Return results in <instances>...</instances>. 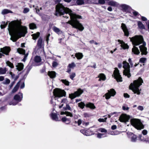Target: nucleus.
I'll use <instances>...</instances> for the list:
<instances>
[{
	"mask_svg": "<svg viewBox=\"0 0 149 149\" xmlns=\"http://www.w3.org/2000/svg\"><path fill=\"white\" fill-rule=\"evenodd\" d=\"M55 15L57 16L64 15L65 14H68L70 17L71 20L69 21L67 23L70 24L73 28L77 29L81 31L84 29L82 25L77 19L81 18V16L77 15L73 13L71 10L67 7H65L62 4H59L56 5Z\"/></svg>",
	"mask_w": 149,
	"mask_h": 149,
	"instance_id": "nucleus-1",
	"label": "nucleus"
},
{
	"mask_svg": "<svg viewBox=\"0 0 149 149\" xmlns=\"http://www.w3.org/2000/svg\"><path fill=\"white\" fill-rule=\"evenodd\" d=\"M22 24L20 19L13 21L9 24L8 30L11 36V39L14 42L22 37H25L27 33V27L22 26Z\"/></svg>",
	"mask_w": 149,
	"mask_h": 149,
	"instance_id": "nucleus-2",
	"label": "nucleus"
},
{
	"mask_svg": "<svg viewBox=\"0 0 149 149\" xmlns=\"http://www.w3.org/2000/svg\"><path fill=\"white\" fill-rule=\"evenodd\" d=\"M130 40L134 45L132 49V52L135 54L138 55L140 52L138 48L136 47L141 44L143 41V37L141 36H135L130 38Z\"/></svg>",
	"mask_w": 149,
	"mask_h": 149,
	"instance_id": "nucleus-3",
	"label": "nucleus"
},
{
	"mask_svg": "<svg viewBox=\"0 0 149 149\" xmlns=\"http://www.w3.org/2000/svg\"><path fill=\"white\" fill-rule=\"evenodd\" d=\"M143 83V81L141 77H139L136 80H134L133 83H131L129 86L130 89L135 94L139 95L141 93V89H139V87Z\"/></svg>",
	"mask_w": 149,
	"mask_h": 149,
	"instance_id": "nucleus-4",
	"label": "nucleus"
},
{
	"mask_svg": "<svg viewBox=\"0 0 149 149\" xmlns=\"http://www.w3.org/2000/svg\"><path fill=\"white\" fill-rule=\"evenodd\" d=\"M131 122L132 125L137 130H140L144 128L143 125L139 119H132L131 120Z\"/></svg>",
	"mask_w": 149,
	"mask_h": 149,
	"instance_id": "nucleus-5",
	"label": "nucleus"
},
{
	"mask_svg": "<svg viewBox=\"0 0 149 149\" xmlns=\"http://www.w3.org/2000/svg\"><path fill=\"white\" fill-rule=\"evenodd\" d=\"M123 68L124 69L123 71V74L126 76H127V77L129 78L131 76L130 73V66L129 63H127L126 61H124L123 62Z\"/></svg>",
	"mask_w": 149,
	"mask_h": 149,
	"instance_id": "nucleus-6",
	"label": "nucleus"
},
{
	"mask_svg": "<svg viewBox=\"0 0 149 149\" xmlns=\"http://www.w3.org/2000/svg\"><path fill=\"white\" fill-rule=\"evenodd\" d=\"M53 93L55 97H59L65 96L66 95V92L64 90H62L58 88L54 89Z\"/></svg>",
	"mask_w": 149,
	"mask_h": 149,
	"instance_id": "nucleus-7",
	"label": "nucleus"
},
{
	"mask_svg": "<svg viewBox=\"0 0 149 149\" xmlns=\"http://www.w3.org/2000/svg\"><path fill=\"white\" fill-rule=\"evenodd\" d=\"M112 77H114L118 82L122 81V78L120 74L119 71L117 68H115L113 72V74L112 75Z\"/></svg>",
	"mask_w": 149,
	"mask_h": 149,
	"instance_id": "nucleus-8",
	"label": "nucleus"
},
{
	"mask_svg": "<svg viewBox=\"0 0 149 149\" xmlns=\"http://www.w3.org/2000/svg\"><path fill=\"white\" fill-rule=\"evenodd\" d=\"M83 92V91L81 89H79L74 93L70 94L69 97L71 99H73L76 97L80 96Z\"/></svg>",
	"mask_w": 149,
	"mask_h": 149,
	"instance_id": "nucleus-9",
	"label": "nucleus"
},
{
	"mask_svg": "<svg viewBox=\"0 0 149 149\" xmlns=\"http://www.w3.org/2000/svg\"><path fill=\"white\" fill-rule=\"evenodd\" d=\"M61 104L59 106V108H61L64 105V104H65L66 105V107H63V109L64 110H71V108L68 104V100L65 99L63 100L61 102Z\"/></svg>",
	"mask_w": 149,
	"mask_h": 149,
	"instance_id": "nucleus-10",
	"label": "nucleus"
},
{
	"mask_svg": "<svg viewBox=\"0 0 149 149\" xmlns=\"http://www.w3.org/2000/svg\"><path fill=\"white\" fill-rule=\"evenodd\" d=\"M116 94V92L115 90L113 89H111L110 91H108V92L105 94V98L106 99H109L111 96H114Z\"/></svg>",
	"mask_w": 149,
	"mask_h": 149,
	"instance_id": "nucleus-11",
	"label": "nucleus"
},
{
	"mask_svg": "<svg viewBox=\"0 0 149 149\" xmlns=\"http://www.w3.org/2000/svg\"><path fill=\"white\" fill-rule=\"evenodd\" d=\"M11 49L9 47L5 46L0 49V52L6 55H8Z\"/></svg>",
	"mask_w": 149,
	"mask_h": 149,
	"instance_id": "nucleus-12",
	"label": "nucleus"
},
{
	"mask_svg": "<svg viewBox=\"0 0 149 149\" xmlns=\"http://www.w3.org/2000/svg\"><path fill=\"white\" fill-rule=\"evenodd\" d=\"M130 117L126 114H122L120 115L119 118V120L121 122L126 123L128 121Z\"/></svg>",
	"mask_w": 149,
	"mask_h": 149,
	"instance_id": "nucleus-13",
	"label": "nucleus"
},
{
	"mask_svg": "<svg viewBox=\"0 0 149 149\" xmlns=\"http://www.w3.org/2000/svg\"><path fill=\"white\" fill-rule=\"evenodd\" d=\"M146 43L145 42H143V45H141L139 46L142 54L146 55L148 52L147 51V48L145 47Z\"/></svg>",
	"mask_w": 149,
	"mask_h": 149,
	"instance_id": "nucleus-14",
	"label": "nucleus"
},
{
	"mask_svg": "<svg viewBox=\"0 0 149 149\" xmlns=\"http://www.w3.org/2000/svg\"><path fill=\"white\" fill-rule=\"evenodd\" d=\"M121 27L125 35L127 36H128L129 35V31L125 25L124 23H122Z\"/></svg>",
	"mask_w": 149,
	"mask_h": 149,
	"instance_id": "nucleus-15",
	"label": "nucleus"
},
{
	"mask_svg": "<svg viewBox=\"0 0 149 149\" xmlns=\"http://www.w3.org/2000/svg\"><path fill=\"white\" fill-rule=\"evenodd\" d=\"M118 42L120 43V46L123 49H128L129 48V46L127 44L125 43L123 41L118 40Z\"/></svg>",
	"mask_w": 149,
	"mask_h": 149,
	"instance_id": "nucleus-16",
	"label": "nucleus"
},
{
	"mask_svg": "<svg viewBox=\"0 0 149 149\" xmlns=\"http://www.w3.org/2000/svg\"><path fill=\"white\" fill-rule=\"evenodd\" d=\"M21 95L22 96L21 97L19 95L17 94L15 95L14 97V100L18 102H20L21 101L22 98V94L21 93Z\"/></svg>",
	"mask_w": 149,
	"mask_h": 149,
	"instance_id": "nucleus-17",
	"label": "nucleus"
},
{
	"mask_svg": "<svg viewBox=\"0 0 149 149\" xmlns=\"http://www.w3.org/2000/svg\"><path fill=\"white\" fill-rule=\"evenodd\" d=\"M50 115L51 118L53 120L56 121H59L60 120V119L58 118L56 113H52L50 114Z\"/></svg>",
	"mask_w": 149,
	"mask_h": 149,
	"instance_id": "nucleus-18",
	"label": "nucleus"
},
{
	"mask_svg": "<svg viewBox=\"0 0 149 149\" xmlns=\"http://www.w3.org/2000/svg\"><path fill=\"white\" fill-rule=\"evenodd\" d=\"M16 66L17 67V69L18 71H20L23 69L24 65L22 63H18Z\"/></svg>",
	"mask_w": 149,
	"mask_h": 149,
	"instance_id": "nucleus-19",
	"label": "nucleus"
},
{
	"mask_svg": "<svg viewBox=\"0 0 149 149\" xmlns=\"http://www.w3.org/2000/svg\"><path fill=\"white\" fill-rule=\"evenodd\" d=\"M83 134L86 136L91 135L92 134L91 133V131L86 130L84 129H83L80 131Z\"/></svg>",
	"mask_w": 149,
	"mask_h": 149,
	"instance_id": "nucleus-20",
	"label": "nucleus"
},
{
	"mask_svg": "<svg viewBox=\"0 0 149 149\" xmlns=\"http://www.w3.org/2000/svg\"><path fill=\"white\" fill-rule=\"evenodd\" d=\"M20 81H19L14 87L12 90V92L13 93H15L18 90L20 86Z\"/></svg>",
	"mask_w": 149,
	"mask_h": 149,
	"instance_id": "nucleus-21",
	"label": "nucleus"
},
{
	"mask_svg": "<svg viewBox=\"0 0 149 149\" xmlns=\"http://www.w3.org/2000/svg\"><path fill=\"white\" fill-rule=\"evenodd\" d=\"M75 56L78 60L81 59L84 56L83 54L80 52L76 53L75 54Z\"/></svg>",
	"mask_w": 149,
	"mask_h": 149,
	"instance_id": "nucleus-22",
	"label": "nucleus"
},
{
	"mask_svg": "<svg viewBox=\"0 0 149 149\" xmlns=\"http://www.w3.org/2000/svg\"><path fill=\"white\" fill-rule=\"evenodd\" d=\"M48 74L51 78H54L56 77V73L54 71H49L48 72Z\"/></svg>",
	"mask_w": 149,
	"mask_h": 149,
	"instance_id": "nucleus-23",
	"label": "nucleus"
},
{
	"mask_svg": "<svg viewBox=\"0 0 149 149\" xmlns=\"http://www.w3.org/2000/svg\"><path fill=\"white\" fill-rule=\"evenodd\" d=\"M108 4L109 5L115 7H118L119 5L118 3L113 1H110L109 2Z\"/></svg>",
	"mask_w": 149,
	"mask_h": 149,
	"instance_id": "nucleus-24",
	"label": "nucleus"
},
{
	"mask_svg": "<svg viewBox=\"0 0 149 149\" xmlns=\"http://www.w3.org/2000/svg\"><path fill=\"white\" fill-rule=\"evenodd\" d=\"M137 136L136 135L133 133H131L130 138L131 141L132 142H135L137 139Z\"/></svg>",
	"mask_w": 149,
	"mask_h": 149,
	"instance_id": "nucleus-25",
	"label": "nucleus"
},
{
	"mask_svg": "<svg viewBox=\"0 0 149 149\" xmlns=\"http://www.w3.org/2000/svg\"><path fill=\"white\" fill-rule=\"evenodd\" d=\"M98 77L100 78L99 81L101 80L105 81L106 79V77L104 74L103 73L100 74Z\"/></svg>",
	"mask_w": 149,
	"mask_h": 149,
	"instance_id": "nucleus-26",
	"label": "nucleus"
},
{
	"mask_svg": "<svg viewBox=\"0 0 149 149\" xmlns=\"http://www.w3.org/2000/svg\"><path fill=\"white\" fill-rule=\"evenodd\" d=\"M119 7L123 10H126L128 9L129 6L125 4H122L120 5Z\"/></svg>",
	"mask_w": 149,
	"mask_h": 149,
	"instance_id": "nucleus-27",
	"label": "nucleus"
},
{
	"mask_svg": "<svg viewBox=\"0 0 149 149\" xmlns=\"http://www.w3.org/2000/svg\"><path fill=\"white\" fill-rule=\"evenodd\" d=\"M17 52L20 54H24L26 52L25 49L22 48H19L17 49Z\"/></svg>",
	"mask_w": 149,
	"mask_h": 149,
	"instance_id": "nucleus-28",
	"label": "nucleus"
},
{
	"mask_svg": "<svg viewBox=\"0 0 149 149\" xmlns=\"http://www.w3.org/2000/svg\"><path fill=\"white\" fill-rule=\"evenodd\" d=\"M1 13L2 14L4 15L8 13H12L13 12L9 10L5 9L2 10Z\"/></svg>",
	"mask_w": 149,
	"mask_h": 149,
	"instance_id": "nucleus-29",
	"label": "nucleus"
},
{
	"mask_svg": "<svg viewBox=\"0 0 149 149\" xmlns=\"http://www.w3.org/2000/svg\"><path fill=\"white\" fill-rule=\"evenodd\" d=\"M86 107L92 109H94L95 108V107L94 104L91 103H89L86 104Z\"/></svg>",
	"mask_w": 149,
	"mask_h": 149,
	"instance_id": "nucleus-30",
	"label": "nucleus"
},
{
	"mask_svg": "<svg viewBox=\"0 0 149 149\" xmlns=\"http://www.w3.org/2000/svg\"><path fill=\"white\" fill-rule=\"evenodd\" d=\"M43 45L44 43L42 42V39L41 38H40L38 42V47L43 48Z\"/></svg>",
	"mask_w": 149,
	"mask_h": 149,
	"instance_id": "nucleus-31",
	"label": "nucleus"
},
{
	"mask_svg": "<svg viewBox=\"0 0 149 149\" xmlns=\"http://www.w3.org/2000/svg\"><path fill=\"white\" fill-rule=\"evenodd\" d=\"M76 3L78 5L84 4V0H77Z\"/></svg>",
	"mask_w": 149,
	"mask_h": 149,
	"instance_id": "nucleus-32",
	"label": "nucleus"
},
{
	"mask_svg": "<svg viewBox=\"0 0 149 149\" xmlns=\"http://www.w3.org/2000/svg\"><path fill=\"white\" fill-rule=\"evenodd\" d=\"M29 27L30 29H33L36 28V26L35 24L32 23L29 24Z\"/></svg>",
	"mask_w": 149,
	"mask_h": 149,
	"instance_id": "nucleus-33",
	"label": "nucleus"
},
{
	"mask_svg": "<svg viewBox=\"0 0 149 149\" xmlns=\"http://www.w3.org/2000/svg\"><path fill=\"white\" fill-rule=\"evenodd\" d=\"M138 25L139 28L141 29H144L145 26L140 21H139L138 22Z\"/></svg>",
	"mask_w": 149,
	"mask_h": 149,
	"instance_id": "nucleus-34",
	"label": "nucleus"
},
{
	"mask_svg": "<svg viewBox=\"0 0 149 149\" xmlns=\"http://www.w3.org/2000/svg\"><path fill=\"white\" fill-rule=\"evenodd\" d=\"M52 29L55 32L57 33H58L61 31L60 30L59 28L55 26H54L52 27Z\"/></svg>",
	"mask_w": 149,
	"mask_h": 149,
	"instance_id": "nucleus-35",
	"label": "nucleus"
},
{
	"mask_svg": "<svg viewBox=\"0 0 149 149\" xmlns=\"http://www.w3.org/2000/svg\"><path fill=\"white\" fill-rule=\"evenodd\" d=\"M6 63L7 64V65L8 66L11 68H14L13 64L12 63H11L10 61H7L6 62Z\"/></svg>",
	"mask_w": 149,
	"mask_h": 149,
	"instance_id": "nucleus-36",
	"label": "nucleus"
},
{
	"mask_svg": "<svg viewBox=\"0 0 149 149\" xmlns=\"http://www.w3.org/2000/svg\"><path fill=\"white\" fill-rule=\"evenodd\" d=\"M62 120L63 122H67L66 123L68 124L70 122V120L66 118V117H63L62 118Z\"/></svg>",
	"mask_w": 149,
	"mask_h": 149,
	"instance_id": "nucleus-37",
	"label": "nucleus"
},
{
	"mask_svg": "<svg viewBox=\"0 0 149 149\" xmlns=\"http://www.w3.org/2000/svg\"><path fill=\"white\" fill-rule=\"evenodd\" d=\"M6 70L5 69H3L2 68H0V74H4L6 73Z\"/></svg>",
	"mask_w": 149,
	"mask_h": 149,
	"instance_id": "nucleus-38",
	"label": "nucleus"
},
{
	"mask_svg": "<svg viewBox=\"0 0 149 149\" xmlns=\"http://www.w3.org/2000/svg\"><path fill=\"white\" fill-rule=\"evenodd\" d=\"M85 104L84 102H81L78 103L79 107H80L82 109H83L85 106Z\"/></svg>",
	"mask_w": 149,
	"mask_h": 149,
	"instance_id": "nucleus-39",
	"label": "nucleus"
},
{
	"mask_svg": "<svg viewBox=\"0 0 149 149\" xmlns=\"http://www.w3.org/2000/svg\"><path fill=\"white\" fill-rule=\"evenodd\" d=\"M61 81L66 86H69V82L66 79H62Z\"/></svg>",
	"mask_w": 149,
	"mask_h": 149,
	"instance_id": "nucleus-40",
	"label": "nucleus"
},
{
	"mask_svg": "<svg viewBox=\"0 0 149 149\" xmlns=\"http://www.w3.org/2000/svg\"><path fill=\"white\" fill-rule=\"evenodd\" d=\"M76 65L75 63L74 62L69 64L68 67L70 68H73L75 67Z\"/></svg>",
	"mask_w": 149,
	"mask_h": 149,
	"instance_id": "nucleus-41",
	"label": "nucleus"
},
{
	"mask_svg": "<svg viewBox=\"0 0 149 149\" xmlns=\"http://www.w3.org/2000/svg\"><path fill=\"white\" fill-rule=\"evenodd\" d=\"M32 38L34 40H36L37 38V32L31 35Z\"/></svg>",
	"mask_w": 149,
	"mask_h": 149,
	"instance_id": "nucleus-42",
	"label": "nucleus"
},
{
	"mask_svg": "<svg viewBox=\"0 0 149 149\" xmlns=\"http://www.w3.org/2000/svg\"><path fill=\"white\" fill-rule=\"evenodd\" d=\"M18 102H17L16 101H15L13 100L12 101L10 102L9 104L10 105H15L16 104H17L18 103Z\"/></svg>",
	"mask_w": 149,
	"mask_h": 149,
	"instance_id": "nucleus-43",
	"label": "nucleus"
},
{
	"mask_svg": "<svg viewBox=\"0 0 149 149\" xmlns=\"http://www.w3.org/2000/svg\"><path fill=\"white\" fill-rule=\"evenodd\" d=\"M98 130L101 132L106 133L107 132V130L103 128H100Z\"/></svg>",
	"mask_w": 149,
	"mask_h": 149,
	"instance_id": "nucleus-44",
	"label": "nucleus"
},
{
	"mask_svg": "<svg viewBox=\"0 0 149 149\" xmlns=\"http://www.w3.org/2000/svg\"><path fill=\"white\" fill-rule=\"evenodd\" d=\"M146 59L145 58H141L139 60L140 62L142 63H144L146 61Z\"/></svg>",
	"mask_w": 149,
	"mask_h": 149,
	"instance_id": "nucleus-45",
	"label": "nucleus"
},
{
	"mask_svg": "<svg viewBox=\"0 0 149 149\" xmlns=\"http://www.w3.org/2000/svg\"><path fill=\"white\" fill-rule=\"evenodd\" d=\"M107 118H99L98 119V121L100 122H105L107 120Z\"/></svg>",
	"mask_w": 149,
	"mask_h": 149,
	"instance_id": "nucleus-46",
	"label": "nucleus"
},
{
	"mask_svg": "<svg viewBox=\"0 0 149 149\" xmlns=\"http://www.w3.org/2000/svg\"><path fill=\"white\" fill-rule=\"evenodd\" d=\"M66 115L67 116H70L71 117H72L73 116L72 114L69 112L66 111Z\"/></svg>",
	"mask_w": 149,
	"mask_h": 149,
	"instance_id": "nucleus-47",
	"label": "nucleus"
},
{
	"mask_svg": "<svg viewBox=\"0 0 149 149\" xmlns=\"http://www.w3.org/2000/svg\"><path fill=\"white\" fill-rule=\"evenodd\" d=\"M137 109L138 110L143 111L144 109V107L143 106H139L137 107Z\"/></svg>",
	"mask_w": 149,
	"mask_h": 149,
	"instance_id": "nucleus-48",
	"label": "nucleus"
},
{
	"mask_svg": "<svg viewBox=\"0 0 149 149\" xmlns=\"http://www.w3.org/2000/svg\"><path fill=\"white\" fill-rule=\"evenodd\" d=\"M103 135L104 134H103L99 133L97 134V137L99 138H101Z\"/></svg>",
	"mask_w": 149,
	"mask_h": 149,
	"instance_id": "nucleus-49",
	"label": "nucleus"
},
{
	"mask_svg": "<svg viewBox=\"0 0 149 149\" xmlns=\"http://www.w3.org/2000/svg\"><path fill=\"white\" fill-rule=\"evenodd\" d=\"M75 74L74 73H73L70 75V77L72 80H73V78L75 77Z\"/></svg>",
	"mask_w": 149,
	"mask_h": 149,
	"instance_id": "nucleus-50",
	"label": "nucleus"
},
{
	"mask_svg": "<svg viewBox=\"0 0 149 149\" xmlns=\"http://www.w3.org/2000/svg\"><path fill=\"white\" fill-rule=\"evenodd\" d=\"M82 122V120L80 119H79L77 122L76 121H75V123H77L78 125H80L81 124Z\"/></svg>",
	"mask_w": 149,
	"mask_h": 149,
	"instance_id": "nucleus-51",
	"label": "nucleus"
},
{
	"mask_svg": "<svg viewBox=\"0 0 149 149\" xmlns=\"http://www.w3.org/2000/svg\"><path fill=\"white\" fill-rule=\"evenodd\" d=\"M105 0H99L98 3L100 4H103L105 3Z\"/></svg>",
	"mask_w": 149,
	"mask_h": 149,
	"instance_id": "nucleus-52",
	"label": "nucleus"
},
{
	"mask_svg": "<svg viewBox=\"0 0 149 149\" xmlns=\"http://www.w3.org/2000/svg\"><path fill=\"white\" fill-rule=\"evenodd\" d=\"M10 82V81L9 79L6 78L5 80V82L4 84H9Z\"/></svg>",
	"mask_w": 149,
	"mask_h": 149,
	"instance_id": "nucleus-53",
	"label": "nucleus"
},
{
	"mask_svg": "<svg viewBox=\"0 0 149 149\" xmlns=\"http://www.w3.org/2000/svg\"><path fill=\"white\" fill-rule=\"evenodd\" d=\"M29 11V9L28 8H25L23 10V13H28Z\"/></svg>",
	"mask_w": 149,
	"mask_h": 149,
	"instance_id": "nucleus-54",
	"label": "nucleus"
},
{
	"mask_svg": "<svg viewBox=\"0 0 149 149\" xmlns=\"http://www.w3.org/2000/svg\"><path fill=\"white\" fill-rule=\"evenodd\" d=\"M50 36V34L49 33L47 35V36L46 37V40L47 42V43L48 44V41L49 40V38Z\"/></svg>",
	"mask_w": 149,
	"mask_h": 149,
	"instance_id": "nucleus-55",
	"label": "nucleus"
},
{
	"mask_svg": "<svg viewBox=\"0 0 149 149\" xmlns=\"http://www.w3.org/2000/svg\"><path fill=\"white\" fill-rule=\"evenodd\" d=\"M129 109V107H126L125 106H123L122 107V109L124 110H127Z\"/></svg>",
	"mask_w": 149,
	"mask_h": 149,
	"instance_id": "nucleus-56",
	"label": "nucleus"
},
{
	"mask_svg": "<svg viewBox=\"0 0 149 149\" xmlns=\"http://www.w3.org/2000/svg\"><path fill=\"white\" fill-rule=\"evenodd\" d=\"M31 66L29 65H28L26 67L27 70L28 72H29L31 69Z\"/></svg>",
	"mask_w": 149,
	"mask_h": 149,
	"instance_id": "nucleus-57",
	"label": "nucleus"
},
{
	"mask_svg": "<svg viewBox=\"0 0 149 149\" xmlns=\"http://www.w3.org/2000/svg\"><path fill=\"white\" fill-rule=\"evenodd\" d=\"M142 133L144 135H146L147 134L148 132L147 130H143Z\"/></svg>",
	"mask_w": 149,
	"mask_h": 149,
	"instance_id": "nucleus-58",
	"label": "nucleus"
},
{
	"mask_svg": "<svg viewBox=\"0 0 149 149\" xmlns=\"http://www.w3.org/2000/svg\"><path fill=\"white\" fill-rule=\"evenodd\" d=\"M124 96L125 98H129L130 97V95L128 94L127 93H124Z\"/></svg>",
	"mask_w": 149,
	"mask_h": 149,
	"instance_id": "nucleus-59",
	"label": "nucleus"
},
{
	"mask_svg": "<svg viewBox=\"0 0 149 149\" xmlns=\"http://www.w3.org/2000/svg\"><path fill=\"white\" fill-rule=\"evenodd\" d=\"M10 74L11 75L12 77L13 78L15 77V74L12 72H10Z\"/></svg>",
	"mask_w": 149,
	"mask_h": 149,
	"instance_id": "nucleus-60",
	"label": "nucleus"
},
{
	"mask_svg": "<svg viewBox=\"0 0 149 149\" xmlns=\"http://www.w3.org/2000/svg\"><path fill=\"white\" fill-rule=\"evenodd\" d=\"M58 65L57 63L56 62H54L53 63L52 66L53 67H55Z\"/></svg>",
	"mask_w": 149,
	"mask_h": 149,
	"instance_id": "nucleus-61",
	"label": "nucleus"
},
{
	"mask_svg": "<svg viewBox=\"0 0 149 149\" xmlns=\"http://www.w3.org/2000/svg\"><path fill=\"white\" fill-rule=\"evenodd\" d=\"M117 127L116 125H113L111 126V128L113 130H115L116 129Z\"/></svg>",
	"mask_w": 149,
	"mask_h": 149,
	"instance_id": "nucleus-62",
	"label": "nucleus"
},
{
	"mask_svg": "<svg viewBox=\"0 0 149 149\" xmlns=\"http://www.w3.org/2000/svg\"><path fill=\"white\" fill-rule=\"evenodd\" d=\"M4 79V77L3 76H0V81H3Z\"/></svg>",
	"mask_w": 149,
	"mask_h": 149,
	"instance_id": "nucleus-63",
	"label": "nucleus"
},
{
	"mask_svg": "<svg viewBox=\"0 0 149 149\" xmlns=\"http://www.w3.org/2000/svg\"><path fill=\"white\" fill-rule=\"evenodd\" d=\"M15 81H13L11 83V84L10 86V88H11L13 86L14 84H15Z\"/></svg>",
	"mask_w": 149,
	"mask_h": 149,
	"instance_id": "nucleus-64",
	"label": "nucleus"
}]
</instances>
